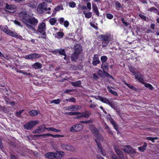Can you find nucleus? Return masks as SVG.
<instances>
[{
	"label": "nucleus",
	"mask_w": 159,
	"mask_h": 159,
	"mask_svg": "<svg viewBox=\"0 0 159 159\" xmlns=\"http://www.w3.org/2000/svg\"><path fill=\"white\" fill-rule=\"evenodd\" d=\"M19 19L25 24V26L32 31L35 30L34 27L38 22V20L34 17H31L25 12H22L18 14Z\"/></svg>",
	"instance_id": "obj_1"
},
{
	"label": "nucleus",
	"mask_w": 159,
	"mask_h": 159,
	"mask_svg": "<svg viewBox=\"0 0 159 159\" xmlns=\"http://www.w3.org/2000/svg\"><path fill=\"white\" fill-rule=\"evenodd\" d=\"M100 41L102 42V48L107 47L108 45L111 38L110 36L108 34H102L98 36Z\"/></svg>",
	"instance_id": "obj_2"
},
{
	"label": "nucleus",
	"mask_w": 159,
	"mask_h": 159,
	"mask_svg": "<svg viewBox=\"0 0 159 159\" xmlns=\"http://www.w3.org/2000/svg\"><path fill=\"white\" fill-rule=\"evenodd\" d=\"M51 9L50 7H47V5L45 2H43L40 4L37 8L38 11L40 13H43V10H44L45 11H48L47 12V13L49 14H50L51 13L50 11L51 10Z\"/></svg>",
	"instance_id": "obj_3"
},
{
	"label": "nucleus",
	"mask_w": 159,
	"mask_h": 159,
	"mask_svg": "<svg viewBox=\"0 0 159 159\" xmlns=\"http://www.w3.org/2000/svg\"><path fill=\"white\" fill-rule=\"evenodd\" d=\"M97 100H99L102 102L108 104L112 108L115 109V103L113 102V101L112 100H109L107 98L98 96H97V98H95Z\"/></svg>",
	"instance_id": "obj_4"
},
{
	"label": "nucleus",
	"mask_w": 159,
	"mask_h": 159,
	"mask_svg": "<svg viewBox=\"0 0 159 159\" xmlns=\"http://www.w3.org/2000/svg\"><path fill=\"white\" fill-rule=\"evenodd\" d=\"M46 29L45 24L43 22H41L38 25L37 31L38 32L41 33L43 35L45 36L46 35L45 32Z\"/></svg>",
	"instance_id": "obj_5"
},
{
	"label": "nucleus",
	"mask_w": 159,
	"mask_h": 159,
	"mask_svg": "<svg viewBox=\"0 0 159 159\" xmlns=\"http://www.w3.org/2000/svg\"><path fill=\"white\" fill-rule=\"evenodd\" d=\"M115 150L120 159H125L122 152L121 150H120L117 147H116L115 148ZM111 159H118V158L116 155L114 154H111Z\"/></svg>",
	"instance_id": "obj_6"
},
{
	"label": "nucleus",
	"mask_w": 159,
	"mask_h": 159,
	"mask_svg": "<svg viewBox=\"0 0 159 159\" xmlns=\"http://www.w3.org/2000/svg\"><path fill=\"white\" fill-rule=\"evenodd\" d=\"M41 57V55L40 54L33 53L25 56L24 58L26 60H30L31 61H33L35 59L39 58Z\"/></svg>",
	"instance_id": "obj_7"
},
{
	"label": "nucleus",
	"mask_w": 159,
	"mask_h": 159,
	"mask_svg": "<svg viewBox=\"0 0 159 159\" xmlns=\"http://www.w3.org/2000/svg\"><path fill=\"white\" fill-rule=\"evenodd\" d=\"M83 126L81 124H76L73 125L70 128V131L72 132H78L83 129Z\"/></svg>",
	"instance_id": "obj_8"
},
{
	"label": "nucleus",
	"mask_w": 159,
	"mask_h": 159,
	"mask_svg": "<svg viewBox=\"0 0 159 159\" xmlns=\"http://www.w3.org/2000/svg\"><path fill=\"white\" fill-rule=\"evenodd\" d=\"M39 121L38 120L32 121L29 122L24 125V127L26 129L29 130L32 129L33 126L36 125L38 124Z\"/></svg>",
	"instance_id": "obj_9"
},
{
	"label": "nucleus",
	"mask_w": 159,
	"mask_h": 159,
	"mask_svg": "<svg viewBox=\"0 0 159 159\" xmlns=\"http://www.w3.org/2000/svg\"><path fill=\"white\" fill-rule=\"evenodd\" d=\"M73 49L74 52L79 54L81 53L82 51V47L78 44H76L75 45Z\"/></svg>",
	"instance_id": "obj_10"
},
{
	"label": "nucleus",
	"mask_w": 159,
	"mask_h": 159,
	"mask_svg": "<svg viewBox=\"0 0 159 159\" xmlns=\"http://www.w3.org/2000/svg\"><path fill=\"white\" fill-rule=\"evenodd\" d=\"M100 63V61L97 54H95L94 55L92 64L94 66H96L98 64Z\"/></svg>",
	"instance_id": "obj_11"
},
{
	"label": "nucleus",
	"mask_w": 159,
	"mask_h": 159,
	"mask_svg": "<svg viewBox=\"0 0 159 159\" xmlns=\"http://www.w3.org/2000/svg\"><path fill=\"white\" fill-rule=\"evenodd\" d=\"M44 125H40L37 128L34 130L33 133H34L39 134L45 131L46 127H44Z\"/></svg>",
	"instance_id": "obj_12"
},
{
	"label": "nucleus",
	"mask_w": 159,
	"mask_h": 159,
	"mask_svg": "<svg viewBox=\"0 0 159 159\" xmlns=\"http://www.w3.org/2000/svg\"><path fill=\"white\" fill-rule=\"evenodd\" d=\"M65 153L61 151H57L54 153V158L56 159H59L62 157Z\"/></svg>",
	"instance_id": "obj_13"
},
{
	"label": "nucleus",
	"mask_w": 159,
	"mask_h": 159,
	"mask_svg": "<svg viewBox=\"0 0 159 159\" xmlns=\"http://www.w3.org/2000/svg\"><path fill=\"white\" fill-rule=\"evenodd\" d=\"M2 30L6 34L11 36L13 32L10 30L9 29L8 27L7 26H5L3 27L2 28Z\"/></svg>",
	"instance_id": "obj_14"
},
{
	"label": "nucleus",
	"mask_w": 159,
	"mask_h": 159,
	"mask_svg": "<svg viewBox=\"0 0 159 159\" xmlns=\"http://www.w3.org/2000/svg\"><path fill=\"white\" fill-rule=\"evenodd\" d=\"M52 53L55 54H57L58 53L60 55H65V50L62 49H56L52 51Z\"/></svg>",
	"instance_id": "obj_15"
},
{
	"label": "nucleus",
	"mask_w": 159,
	"mask_h": 159,
	"mask_svg": "<svg viewBox=\"0 0 159 159\" xmlns=\"http://www.w3.org/2000/svg\"><path fill=\"white\" fill-rule=\"evenodd\" d=\"M6 7L7 11L10 12H14L16 9L15 6L9 5L7 4L6 5Z\"/></svg>",
	"instance_id": "obj_16"
},
{
	"label": "nucleus",
	"mask_w": 159,
	"mask_h": 159,
	"mask_svg": "<svg viewBox=\"0 0 159 159\" xmlns=\"http://www.w3.org/2000/svg\"><path fill=\"white\" fill-rule=\"evenodd\" d=\"M135 78L141 82L143 83V76L139 73H136L134 74Z\"/></svg>",
	"instance_id": "obj_17"
},
{
	"label": "nucleus",
	"mask_w": 159,
	"mask_h": 159,
	"mask_svg": "<svg viewBox=\"0 0 159 159\" xmlns=\"http://www.w3.org/2000/svg\"><path fill=\"white\" fill-rule=\"evenodd\" d=\"M89 128L92 133L94 135L99 132L95 126L92 125H89Z\"/></svg>",
	"instance_id": "obj_18"
},
{
	"label": "nucleus",
	"mask_w": 159,
	"mask_h": 159,
	"mask_svg": "<svg viewBox=\"0 0 159 159\" xmlns=\"http://www.w3.org/2000/svg\"><path fill=\"white\" fill-rule=\"evenodd\" d=\"M94 135L97 138V139H95V141L97 139L98 142H100V141H98V139H99L101 141H103L104 140V138L102 135L99 132H98V133H97Z\"/></svg>",
	"instance_id": "obj_19"
},
{
	"label": "nucleus",
	"mask_w": 159,
	"mask_h": 159,
	"mask_svg": "<svg viewBox=\"0 0 159 159\" xmlns=\"http://www.w3.org/2000/svg\"><path fill=\"white\" fill-rule=\"evenodd\" d=\"M31 66L32 68L35 69H40L42 67V64L39 62H35Z\"/></svg>",
	"instance_id": "obj_20"
},
{
	"label": "nucleus",
	"mask_w": 159,
	"mask_h": 159,
	"mask_svg": "<svg viewBox=\"0 0 159 159\" xmlns=\"http://www.w3.org/2000/svg\"><path fill=\"white\" fill-rule=\"evenodd\" d=\"M83 117H89L91 114V112L90 111H86L81 112Z\"/></svg>",
	"instance_id": "obj_21"
},
{
	"label": "nucleus",
	"mask_w": 159,
	"mask_h": 159,
	"mask_svg": "<svg viewBox=\"0 0 159 159\" xmlns=\"http://www.w3.org/2000/svg\"><path fill=\"white\" fill-rule=\"evenodd\" d=\"M95 142L97 144L98 148L100 150L102 155L103 156H105L106 155V153L102 151V147L101 144L100 142H98L97 139L96 140Z\"/></svg>",
	"instance_id": "obj_22"
},
{
	"label": "nucleus",
	"mask_w": 159,
	"mask_h": 159,
	"mask_svg": "<svg viewBox=\"0 0 159 159\" xmlns=\"http://www.w3.org/2000/svg\"><path fill=\"white\" fill-rule=\"evenodd\" d=\"M45 157L47 158L53 159L54 158V153L52 152H49L45 155Z\"/></svg>",
	"instance_id": "obj_23"
},
{
	"label": "nucleus",
	"mask_w": 159,
	"mask_h": 159,
	"mask_svg": "<svg viewBox=\"0 0 159 159\" xmlns=\"http://www.w3.org/2000/svg\"><path fill=\"white\" fill-rule=\"evenodd\" d=\"M101 68L103 70H108L109 65L107 63L102 62L101 65Z\"/></svg>",
	"instance_id": "obj_24"
},
{
	"label": "nucleus",
	"mask_w": 159,
	"mask_h": 159,
	"mask_svg": "<svg viewBox=\"0 0 159 159\" xmlns=\"http://www.w3.org/2000/svg\"><path fill=\"white\" fill-rule=\"evenodd\" d=\"M79 54L74 52L71 55V60L72 61H76L78 58Z\"/></svg>",
	"instance_id": "obj_25"
},
{
	"label": "nucleus",
	"mask_w": 159,
	"mask_h": 159,
	"mask_svg": "<svg viewBox=\"0 0 159 159\" xmlns=\"http://www.w3.org/2000/svg\"><path fill=\"white\" fill-rule=\"evenodd\" d=\"M71 84L72 85L75 87H79L80 86L81 82L80 81H78L75 82H71Z\"/></svg>",
	"instance_id": "obj_26"
},
{
	"label": "nucleus",
	"mask_w": 159,
	"mask_h": 159,
	"mask_svg": "<svg viewBox=\"0 0 159 159\" xmlns=\"http://www.w3.org/2000/svg\"><path fill=\"white\" fill-rule=\"evenodd\" d=\"M92 8L93 11L98 16H99V13L97 6L96 5H93Z\"/></svg>",
	"instance_id": "obj_27"
},
{
	"label": "nucleus",
	"mask_w": 159,
	"mask_h": 159,
	"mask_svg": "<svg viewBox=\"0 0 159 159\" xmlns=\"http://www.w3.org/2000/svg\"><path fill=\"white\" fill-rule=\"evenodd\" d=\"M132 149V147L129 145H126L125 146V148L123 149V150L125 152L128 153L130 152Z\"/></svg>",
	"instance_id": "obj_28"
},
{
	"label": "nucleus",
	"mask_w": 159,
	"mask_h": 159,
	"mask_svg": "<svg viewBox=\"0 0 159 159\" xmlns=\"http://www.w3.org/2000/svg\"><path fill=\"white\" fill-rule=\"evenodd\" d=\"M147 146V143H144L143 146H140L138 148V149L142 152H143L145 150Z\"/></svg>",
	"instance_id": "obj_29"
},
{
	"label": "nucleus",
	"mask_w": 159,
	"mask_h": 159,
	"mask_svg": "<svg viewBox=\"0 0 159 159\" xmlns=\"http://www.w3.org/2000/svg\"><path fill=\"white\" fill-rule=\"evenodd\" d=\"M104 127L105 129L106 130V132L107 133L110 134H113V133L112 131L111 130V129H110L109 126L106 124H105Z\"/></svg>",
	"instance_id": "obj_30"
},
{
	"label": "nucleus",
	"mask_w": 159,
	"mask_h": 159,
	"mask_svg": "<svg viewBox=\"0 0 159 159\" xmlns=\"http://www.w3.org/2000/svg\"><path fill=\"white\" fill-rule=\"evenodd\" d=\"M29 114L32 116H34L38 114V112L37 110H32L29 111Z\"/></svg>",
	"instance_id": "obj_31"
},
{
	"label": "nucleus",
	"mask_w": 159,
	"mask_h": 159,
	"mask_svg": "<svg viewBox=\"0 0 159 159\" xmlns=\"http://www.w3.org/2000/svg\"><path fill=\"white\" fill-rule=\"evenodd\" d=\"M83 13L85 17L87 19L90 18L92 16V13L90 12H86L85 11H84Z\"/></svg>",
	"instance_id": "obj_32"
},
{
	"label": "nucleus",
	"mask_w": 159,
	"mask_h": 159,
	"mask_svg": "<svg viewBox=\"0 0 159 159\" xmlns=\"http://www.w3.org/2000/svg\"><path fill=\"white\" fill-rule=\"evenodd\" d=\"M11 36L19 38L20 39H22V37L21 36L19 35H18L17 33L15 32H13Z\"/></svg>",
	"instance_id": "obj_33"
},
{
	"label": "nucleus",
	"mask_w": 159,
	"mask_h": 159,
	"mask_svg": "<svg viewBox=\"0 0 159 159\" xmlns=\"http://www.w3.org/2000/svg\"><path fill=\"white\" fill-rule=\"evenodd\" d=\"M57 20L56 18H51L49 20V23L50 24L52 25H54L56 22H57Z\"/></svg>",
	"instance_id": "obj_34"
},
{
	"label": "nucleus",
	"mask_w": 159,
	"mask_h": 159,
	"mask_svg": "<svg viewBox=\"0 0 159 159\" xmlns=\"http://www.w3.org/2000/svg\"><path fill=\"white\" fill-rule=\"evenodd\" d=\"M64 149L67 150L73 151L74 150V148L73 147L71 146L69 144H68L66 147Z\"/></svg>",
	"instance_id": "obj_35"
},
{
	"label": "nucleus",
	"mask_w": 159,
	"mask_h": 159,
	"mask_svg": "<svg viewBox=\"0 0 159 159\" xmlns=\"http://www.w3.org/2000/svg\"><path fill=\"white\" fill-rule=\"evenodd\" d=\"M107 89L112 94H113L114 95L117 96L118 95L116 91H113L112 90V89H111V88L107 86Z\"/></svg>",
	"instance_id": "obj_36"
},
{
	"label": "nucleus",
	"mask_w": 159,
	"mask_h": 159,
	"mask_svg": "<svg viewBox=\"0 0 159 159\" xmlns=\"http://www.w3.org/2000/svg\"><path fill=\"white\" fill-rule=\"evenodd\" d=\"M78 115L75 116V119H80L82 117H83L81 112H76V115Z\"/></svg>",
	"instance_id": "obj_37"
},
{
	"label": "nucleus",
	"mask_w": 159,
	"mask_h": 159,
	"mask_svg": "<svg viewBox=\"0 0 159 159\" xmlns=\"http://www.w3.org/2000/svg\"><path fill=\"white\" fill-rule=\"evenodd\" d=\"M148 11L150 12L154 11L155 12H158V10L154 7H151L148 9Z\"/></svg>",
	"instance_id": "obj_38"
},
{
	"label": "nucleus",
	"mask_w": 159,
	"mask_h": 159,
	"mask_svg": "<svg viewBox=\"0 0 159 159\" xmlns=\"http://www.w3.org/2000/svg\"><path fill=\"white\" fill-rule=\"evenodd\" d=\"M89 102L91 103L89 105V107L91 108H94L97 106V105H95L94 104V102H92V100H90Z\"/></svg>",
	"instance_id": "obj_39"
},
{
	"label": "nucleus",
	"mask_w": 159,
	"mask_h": 159,
	"mask_svg": "<svg viewBox=\"0 0 159 159\" xmlns=\"http://www.w3.org/2000/svg\"><path fill=\"white\" fill-rule=\"evenodd\" d=\"M61 102V101L59 99H57L53 100L50 102V103H54L56 104H58Z\"/></svg>",
	"instance_id": "obj_40"
},
{
	"label": "nucleus",
	"mask_w": 159,
	"mask_h": 159,
	"mask_svg": "<svg viewBox=\"0 0 159 159\" xmlns=\"http://www.w3.org/2000/svg\"><path fill=\"white\" fill-rule=\"evenodd\" d=\"M107 57L105 56H103L101 57V60L102 62H105L107 60Z\"/></svg>",
	"instance_id": "obj_41"
},
{
	"label": "nucleus",
	"mask_w": 159,
	"mask_h": 159,
	"mask_svg": "<svg viewBox=\"0 0 159 159\" xmlns=\"http://www.w3.org/2000/svg\"><path fill=\"white\" fill-rule=\"evenodd\" d=\"M125 84L127 85L128 87L130 89H132L134 90H135L136 89V88L133 86L130 85L126 82H124Z\"/></svg>",
	"instance_id": "obj_42"
},
{
	"label": "nucleus",
	"mask_w": 159,
	"mask_h": 159,
	"mask_svg": "<svg viewBox=\"0 0 159 159\" xmlns=\"http://www.w3.org/2000/svg\"><path fill=\"white\" fill-rule=\"evenodd\" d=\"M66 110L70 111H74V106H69L66 107Z\"/></svg>",
	"instance_id": "obj_43"
},
{
	"label": "nucleus",
	"mask_w": 159,
	"mask_h": 159,
	"mask_svg": "<svg viewBox=\"0 0 159 159\" xmlns=\"http://www.w3.org/2000/svg\"><path fill=\"white\" fill-rule=\"evenodd\" d=\"M82 107L80 106L75 105L74 106V111L80 109Z\"/></svg>",
	"instance_id": "obj_44"
},
{
	"label": "nucleus",
	"mask_w": 159,
	"mask_h": 159,
	"mask_svg": "<svg viewBox=\"0 0 159 159\" xmlns=\"http://www.w3.org/2000/svg\"><path fill=\"white\" fill-rule=\"evenodd\" d=\"M24 110H22L18 112H16V116L18 117H20V115L24 111Z\"/></svg>",
	"instance_id": "obj_45"
},
{
	"label": "nucleus",
	"mask_w": 159,
	"mask_h": 159,
	"mask_svg": "<svg viewBox=\"0 0 159 159\" xmlns=\"http://www.w3.org/2000/svg\"><path fill=\"white\" fill-rule=\"evenodd\" d=\"M145 86L147 87L148 88L152 90L153 89V86L150 84H145Z\"/></svg>",
	"instance_id": "obj_46"
},
{
	"label": "nucleus",
	"mask_w": 159,
	"mask_h": 159,
	"mask_svg": "<svg viewBox=\"0 0 159 159\" xmlns=\"http://www.w3.org/2000/svg\"><path fill=\"white\" fill-rule=\"evenodd\" d=\"M109 120L113 126L117 125L116 123L115 122V121L112 118H111L110 119H109Z\"/></svg>",
	"instance_id": "obj_47"
},
{
	"label": "nucleus",
	"mask_w": 159,
	"mask_h": 159,
	"mask_svg": "<svg viewBox=\"0 0 159 159\" xmlns=\"http://www.w3.org/2000/svg\"><path fill=\"white\" fill-rule=\"evenodd\" d=\"M66 100L67 101L74 102V103L75 102H76L75 99L73 97L71 98L70 99H66Z\"/></svg>",
	"instance_id": "obj_48"
},
{
	"label": "nucleus",
	"mask_w": 159,
	"mask_h": 159,
	"mask_svg": "<svg viewBox=\"0 0 159 159\" xmlns=\"http://www.w3.org/2000/svg\"><path fill=\"white\" fill-rule=\"evenodd\" d=\"M55 9L56 11H58L60 10H63V8L62 6L59 5L56 7Z\"/></svg>",
	"instance_id": "obj_49"
},
{
	"label": "nucleus",
	"mask_w": 159,
	"mask_h": 159,
	"mask_svg": "<svg viewBox=\"0 0 159 159\" xmlns=\"http://www.w3.org/2000/svg\"><path fill=\"white\" fill-rule=\"evenodd\" d=\"M106 17L109 19H111L113 18V16L110 13H107L106 14Z\"/></svg>",
	"instance_id": "obj_50"
},
{
	"label": "nucleus",
	"mask_w": 159,
	"mask_h": 159,
	"mask_svg": "<svg viewBox=\"0 0 159 159\" xmlns=\"http://www.w3.org/2000/svg\"><path fill=\"white\" fill-rule=\"evenodd\" d=\"M52 136V134H50L47 133L45 134H39L38 135V136Z\"/></svg>",
	"instance_id": "obj_51"
},
{
	"label": "nucleus",
	"mask_w": 159,
	"mask_h": 159,
	"mask_svg": "<svg viewBox=\"0 0 159 159\" xmlns=\"http://www.w3.org/2000/svg\"><path fill=\"white\" fill-rule=\"evenodd\" d=\"M121 20L125 26H128V24L127 22H126V20H125L124 18H122L121 19Z\"/></svg>",
	"instance_id": "obj_52"
},
{
	"label": "nucleus",
	"mask_w": 159,
	"mask_h": 159,
	"mask_svg": "<svg viewBox=\"0 0 159 159\" xmlns=\"http://www.w3.org/2000/svg\"><path fill=\"white\" fill-rule=\"evenodd\" d=\"M69 5L70 7L73 8L75 6L76 4L75 2H72L69 3Z\"/></svg>",
	"instance_id": "obj_53"
},
{
	"label": "nucleus",
	"mask_w": 159,
	"mask_h": 159,
	"mask_svg": "<svg viewBox=\"0 0 159 159\" xmlns=\"http://www.w3.org/2000/svg\"><path fill=\"white\" fill-rule=\"evenodd\" d=\"M6 103L7 104H10L12 106H13V105H15V103L14 102H12L11 101H7V100H6Z\"/></svg>",
	"instance_id": "obj_54"
},
{
	"label": "nucleus",
	"mask_w": 159,
	"mask_h": 159,
	"mask_svg": "<svg viewBox=\"0 0 159 159\" xmlns=\"http://www.w3.org/2000/svg\"><path fill=\"white\" fill-rule=\"evenodd\" d=\"M68 144L66 143H61V147L64 149L67 145Z\"/></svg>",
	"instance_id": "obj_55"
},
{
	"label": "nucleus",
	"mask_w": 159,
	"mask_h": 159,
	"mask_svg": "<svg viewBox=\"0 0 159 159\" xmlns=\"http://www.w3.org/2000/svg\"><path fill=\"white\" fill-rule=\"evenodd\" d=\"M66 114L68 115L72 116V115H76V112H66Z\"/></svg>",
	"instance_id": "obj_56"
},
{
	"label": "nucleus",
	"mask_w": 159,
	"mask_h": 159,
	"mask_svg": "<svg viewBox=\"0 0 159 159\" xmlns=\"http://www.w3.org/2000/svg\"><path fill=\"white\" fill-rule=\"evenodd\" d=\"M139 16L141 18L143 19V20H146V17L144 16V15L142 14H140L139 15Z\"/></svg>",
	"instance_id": "obj_57"
},
{
	"label": "nucleus",
	"mask_w": 159,
	"mask_h": 159,
	"mask_svg": "<svg viewBox=\"0 0 159 159\" xmlns=\"http://www.w3.org/2000/svg\"><path fill=\"white\" fill-rule=\"evenodd\" d=\"M115 5L116 7L120 8L121 7V4L118 1H116L115 3Z\"/></svg>",
	"instance_id": "obj_58"
},
{
	"label": "nucleus",
	"mask_w": 159,
	"mask_h": 159,
	"mask_svg": "<svg viewBox=\"0 0 159 159\" xmlns=\"http://www.w3.org/2000/svg\"><path fill=\"white\" fill-rule=\"evenodd\" d=\"M45 129L48 131H54L55 128L53 127L46 128Z\"/></svg>",
	"instance_id": "obj_59"
},
{
	"label": "nucleus",
	"mask_w": 159,
	"mask_h": 159,
	"mask_svg": "<svg viewBox=\"0 0 159 159\" xmlns=\"http://www.w3.org/2000/svg\"><path fill=\"white\" fill-rule=\"evenodd\" d=\"M87 7L88 8L89 10H90L91 9V4L90 2H88L87 3Z\"/></svg>",
	"instance_id": "obj_60"
},
{
	"label": "nucleus",
	"mask_w": 159,
	"mask_h": 159,
	"mask_svg": "<svg viewBox=\"0 0 159 159\" xmlns=\"http://www.w3.org/2000/svg\"><path fill=\"white\" fill-rule=\"evenodd\" d=\"M64 26L66 27H67L69 25V22L67 21H64Z\"/></svg>",
	"instance_id": "obj_61"
},
{
	"label": "nucleus",
	"mask_w": 159,
	"mask_h": 159,
	"mask_svg": "<svg viewBox=\"0 0 159 159\" xmlns=\"http://www.w3.org/2000/svg\"><path fill=\"white\" fill-rule=\"evenodd\" d=\"M93 78L95 80H97L98 78V76L97 75L96 73H94L93 75Z\"/></svg>",
	"instance_id": "obj_62"
},
{
	"label": "nucleus",
	"mask_w": 159,
	"mask_h": 159,
	"mask_svg": "<svg viewBox=\"0 0 159 159\" xmlns=\"http://www.w3.org/2000/svg\"><path fill=\"white\" fill-rule=\"evenodd\" d=\"M58 20L59 21L60 24H62L64 22V20L63 18H60Z\"/></svg>",
	"instance_id": "obj_63"
},
{
	"label": "nucleus",
	"mask_w": 159,
	"mask_h": 159,
	"mask_svg": "<svg viewBox=\"0 0 159 159\" xmlns=\"http://www.w3.org/2000/svg\"><path fill=\"white\" fill-rule=\"evenodd\" d=\"M57 35L59 36H60L61 38H62L64 35V34L63 33L61 32H60L57 33Z\"/></svg>",
	"instance_id": "obj_64"
}]
</instances>
